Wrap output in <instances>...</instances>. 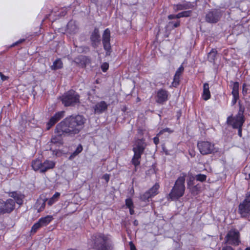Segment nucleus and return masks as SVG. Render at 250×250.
<instances>
[{
	"label": "nucleus",
	"instance_id": "obj_1",
	"mask_svg": "<svg viewBox=\"0 0 250 250\" xmlns=\"http://www.w3.org/2000/svg\"><path fill=\"white\" fill-rule=\"evenodd\" d=\"M91 240L95 250H113L114 244L109 234L97 233L92 236Z\"/></svg>",
	"mask_w": 250,
	"mask_h": 250
},
{
	"label": "nucleus",
	"instance_id": "obj_2",
	"mask_svg": "<svg viewBox=\"0 0 250 250\" xmlns=\"http://www.w3.org/2000/svg\"><path fill=\"white\" fill-rule=\"evenodd\" d=\"M187 176L186 173H182L175 182L174 186L168 194V198L171 200H176L182 197L185 191V179Z\"/></svg>",
	"mask_w": 250,
	"mask_h": 250
},
{
	"label": "nucleus",
	"instance_id": "obj_3",
	"mask_svg": "<svg viewBox=\"0 0 250 250\" xmlns=\"http://www.w3.org/2000/svg\"><path fill=\"white\" fill-rule=\"evenodd\" d=\"M74 135L79 134L83 128L86 119L83 115H72L65 118Z\"/></svg>",
	"mask_w": 250,
	"mask_h": 250
},
{
	"label": "nucleus",
	"instance_id": "obj_4",
	"mask_svg": "<svg viewBox=\"0 0 250 250\" xmlns=\"http://www.w3.org/2000/svg\"><path fill=\"white\" fill-rule=\"evenodd\" d=\"M146 146L145 139L144 138L138 139L135 141V146L132 148L134 155L131 159V163L135 167H137L141 164V158Z\"/></svg>",
	"mask_w": 250,
	"mask_h": 250
},
{
	"label": "nucleus",
	"instance_id": "obj_5",
	"mask_svg": "<svg viewBox=\"0 0 250 250\" xmlns=\"http://www.w3.org/2000/svg\"><path fill=\"white\" fill-rule=\"evenodd\" d=\"M245 110V107L240 105L237 114L235 116L231 114L228 117L226 121L227 125L231 126L232 128L243 126L246 121V118L244 114Z\"/></svg>",
	"mask_w": 250,
	"mask_h": 250
},
{
	"label": "nucleus",
	"instance_id": "obj_6",
	"mask_svg": "<svg viewBox=\"0 0 250 250\" xmlns=\"http://www.w3.org/2000/svg\"><path fill=\"white\" fill-rule=\"evenodd\" d=\"M79 94L75 90L70 89L65 92L60 98L62 104L65 107L75 106L80 103Z\"/></svg>",
	"mask_w": 250,
	"mask_h": 250
},
{
	"label": "nucleus",
	"instance_id": "obj_7",
	"mask_svg": "<svg viewBox=\"0 0 250 250\" xmlns=\"http://www.w3.org/2000/svg\"><path fill=\"white\" fill-rule=\"evenodd\" d=\"M198 149L202 155L213 154L217 152L213 142L207 140L198 141L197 144Z\"/></svg>",
	"mask_w": 250,
	"mask_h": 250
},
{
	"label": "nucleus",
	"instance_id": "obj_8",
	"mask_svg": "<svg viewBox=\"0 0 250 250\" xmlns=\"http://www.w3.org/2000/svg\"><path fill=\"white\" fill-rule=\"evenodd\" d=\"M240 243L239 232L233 229L229 230L225 237V243L231 246H237Z\"/></svg>",
	"mask_w": 250,
	"mask_h": 250
},
{
	"label": "nucleus",
	"instance_id": "obj_9",
	"mask_svg": "<svg viewBox=\"0 0 250 250\" xmlns=\"http://www.w3.org/2000/svg\"><path fill=\"white\" fill-rule=\"evenodd\" d=\"M54 133H61L64 137L74 136L65 118L56 125Z\"/></svg>",
	"mask_w": 250,
	"mask_h": 250
},
{
	"label": "nucleus",
	"instance_id": "obj_10",
	"mask_svg": "<svg viewBox=\"0 0 250 250\" xmlns=\"http://www.w3.org/2000/svg\"><path fill=\"white\" fill-rule=\"evenodd\" d=\"M15 202L11 198L6 201L0 199V215L10 214L15 209Z\"/></svg>",
	"mask_w": 250,
	"mask_h": 250
},
{
	"label": "nucleus",
	"instance_id": "obj_11",
	"mask_svg": "<svg viewBox=\"0 0 250 250\" xmlns=\"http://www.w3.org/2000/svg\"><path fill=\"white\" fill-rule=\"evenodd\" d=\"M159 188V183H156L152 187L140 195V200L143 202H149L150 199L158 194Z\"/></svg>",
	"mask_w": 250,
	"mask_h": 250
},
{
	"label": "nucleus",
	"instance_id": "obj_12",
	"mask_svg": "<svg viewBox=\"0 0 250 250\" xmlns=\"http://www.w3.org/2000/svg\"><path fill=\"white\" fill-rule=\"evenodd\" d=\"M110 38V31L109 28H106L104 30L102 35V43L105 51L106 56H110L112 52Z\"/></svg>",
	"mask_w": 250,
	"mask_h": 250
},
{
	"label": "nucleus",
	"instance_id": "obj_13",
	"mask_svg": "<svg viewBox=\"0 0 250 250\" xmlns=\"http://www.w3.org/2000/svg\"><path fill=\"white\" fill-rule=\"evenodd\" d=\"M222 16V14L219 10L212 9L206 15V21L209 23L217 22Z\"/></svg>",
	"mask_w": 250,
	"mask_h": 250
},
{
	"label": "nucleus",
	"instance_id": "obj_14",
	"mask_svg": "<svg viewBox=\"0 0 250 250\" xmlns=\"http://www.w3.org/2000/svg\"><path fill=\"white\" fill-rule=\"evenodd\" d=\"M64 111H58L51 117L46 123V129L49 130L57 123L63 118L64 116Z\"/></svg>",
	"mask_w": 250,
	"mask_h": 250
},
{
	"label": "nucleus",
	"instance_id": "obj_15",
	"mask_svg": "<svg viewBox=\"0 0 250 250\" xmlns=\"http://www.w3.org/2000/svg\"><path fill=\"white\" fill-rule=\"evenodd\" d=\"M90 40L91 46L94 48H96L101 42V36L99 30L97 28H95L91 33L90 36Z\"/></svg>",
	"mask_w": 250,
	"mask_h": 250
},
{
	"label": "nucleus",
	"instance_id": "obj_16",
	"mask_svg": "<svg viewBox=\"0 0 250 250\" xmlns=\"http://www.w3.org/2000/svg\"><path fill=\"white\" fill-rule=\"evenodd\" d=\"M168 92L166 89L161 88L159 89L156 94V102L160 104H163L168 100Z\"/></svg>",
	"mask_w": 250,
	"mask_h": 250
},
{
	"label": "nucleus",
	"instance_id": "obj_17",
	"mask_svg": "<svg viewBox=\"0 0 250 250\" xmlns=\"http://www.w3.org/2000/svg\"><path fill=\"white\" fill-rule=\"evenodd\" d=\"M9 196L12 198L15 202V204L17 203L19 205H21L23 203L24 195L20 192L15 191L9 192Z\"/></svg>",
	"mask_w": 250,
	"mask_h": 250
},
{
	"label": "nucleus",
	"instance_id": "obj_18",
	"mask_svg": "<svg viewBox=\"0 0 250 250\" xmlns=\"http://www.w3.org/2000/svg\"><path fill=\"white\" fill-rule=\"evenodd\" d=\"M108 105L105 101H102L97 103L94 107L96 114H101L107 109Z\"/></svg>",
	"mask_w": 250,
	"mask_h": 250
},
{
	"label": "nucleus",
	"instance_id": "obj_19",
	"mask_svg": "<svg viewBox=\"0 0 250 250\" xmlns=\"http://www.w3.org/2000/svg\"><path fill=\"white\" fill-rule=\"evenodd\" d=\"M55 162L53 161L46 160L42 163L41 173H45L49 169H53L55 167Z\"/></svg>",
	"mask_w": 250,
	"mask_h": 250
},
{
	"label": "nucleus",
	"instance_id": "obj_20",
	"mask_svg": "<svg viewBox=\"0 0 250 250\" xmlns=\"http://www.w3.org/2000/svg\"><path fill=\"white\" fill-rule=\"evenodd\" d=\"M194 7L190 2H185L183 3H178L174 5V9L176 11L192 9Z\"/></svg>",
	"mask_w": 250,
	"mask_h": 250
},
{
	"label": "nucleus",
	"instance_id": "obj_21",
	"mask_svg": "<svg viewBox=\"0 0 250 250\" xmlns=\"http://www.w3.org/2000/svg\"><path fill=\"white\" fill-rule=\"evenodd\" d=\"M201 97L205 101H208L211 98L209 84L208 83H205L203 84V90Z\"/></svg>",
	"mask_w": 250,
	"mask_h": 250
},
{
	"label": "nucleus",
	"instance_id": "obj_22",
	"mask_svg": "<svg viewBox=\"0 0 250 250\" xmlns=\"http://www.w3.org/2000/svg\"><path fill=\"white\" fill-rule=\"evenodd\" d=\"M64 137L61 133H55L51 139V143L54 144L62 145L63 143V137Z\"/></svg>",
	"mask_w": 250,
	"mask_h": 250
},
{
	"label": "nucleus",
	"instance_id": "obj_23",
	"mask_svg": "<svg viewBox=\"0 0 250 250\" xmlns=\"http://www.w3.org/2000/svg\"><path fill=\"white\" fill-rule=\"evenodd\" d=\"M47 199H38L35 203V207L37 209L38 212L42 211L45 207L46 201Z\"/></svg>",
	"mask_w": 250,
	"mask_h": 250
},
{
	"label": "nucleus",
	"instance_id": "obj_24",
	"mask_svg": "<svg viewBox=\"0 0 250 250\" xmlns=\"http://www.w3.org/2000/svg\"><path fill=\"white\" fill-rule=\"evenodd\" d=\"M42 163V161L39 159L33 160L31 162L32 169L35 171H39L41 173Z\"/></svg>",
	"mask_w": 250,
	"mask_h": 250
},
{
	"label": "nucleus",
	"instance_id": "obj_25",
	"mask_svg": "<svg viewBox=\"0 0 250 250\" xmlns=\"http://www.w3.org/2000/svg\"><path fill=\"white\" fill-rule=\"evenodd\" d=\"M67 29L70 34H74L78 30V27L75 21H71L67 24Z\"/></svg>",
	"mask_w": 250,
	"mask_h": 250
},
{
	"label": "nucleus",
	"instance_id": "obj_26",
	"mask_svg": "<svg viewBox=\"0 0 250 250\" xmlns=\"http://www.w3.org/2000/svg\"><path fill=\"white\" fill-rule=\"evenodd\" d=\"M53 217L52 215H47L43 217H41L38 220L42 227L47 226L52 220Z\"/></svg>",
	"mask_w": 250,
	"mask_h": 250
},
{
	"label": "nucleus",
	"instance_id": "obj_27",
	"mask_svg": "<svg viewBox=\"0 0 250 250\" xmlns=\"http://www.w3.org/2000/svg\"><path fill=\"white\" fill-rule=\"evenodd\" d=\"M172 133L173 130H171L169 128L167 127L164 129L161 130L159 133L157 134L156 136L154 137L153 139L154 143L157 146L159 144V136L162 135L164 132Z\"/></svg>",
	"mask_w": 250,
	"mask_h": 250
},
{
	"label": "nucleus",
	"instance_id": "obj_28",
	"mask_svg": "<svg viewBox=\"0 0 250 250\" xmlns=\"http://www.w3.org/2000/svg\"><path fill=\"white\" fill-rule=\"evenodd\" d=\"M63 67V63L61 59H56L50 66L51 69L52 70H57L62 69Z\"/></svg>",
	"mask_w": 250,
	"mask_h": 250
},
{
	"label": "nucleus",
	"instance_id": "obj_29",
	"mask_svg": "<svg viewBox=\"0 0 250 250\" xmlns=\"http://www.w3.org/2000/svg\"><path fill=\"white\" fill-rule=\"evenodd\" d=\"M61 196L60 192H56L55 194L48 200L47 204L51 206L56 203L59 199Z\"/></svg>",
	"mask_w": 250,
	"mask_h": 250
},
{
	"label": "nucleus",
	"instance_id": "obj_30",
	"mask_svg": "<svg viewBox=\"0 0 250 250\" xmlns=\"http://www.w3.org/2000/svg\"><path fill=\"white\" fill-rule=\"evenodd\" d=\"M83 146L81 144H79L76 150L71 154L70 156L69 157V160L74 159L79 153H80L83 151Z\"/></svg>",
	"mask_w": 250,
	"mask_h": 250
},
{
	"label": "nucleus",
	"instance_id": "obj_31",
	"mask_svg": "<svg viewBox=\"0 0 250 250\" xmlns=\"http://www.w3.org/2000/svg\"><path fill=\"white\" fill-rule=\"evenodd\" d=\"M180 25V21H171L168 22L166 26V28L167 29H169L170 30H171L179 27Z\"/></svg>",
	"mask_w": 250,
	"mask_h": 250
},
{
	"label": "nucleus",
	"instance_id": "obj_32",
	"mask_svg": "<svg viewBox=\"0 0 250 250\" xmlns=\"http://www.w3.org/2000/svg\"><path fill=\"white\" fill-rule=\"evenodd\" d=\"M190 190L191 193L193 195H197L201 189V187L199 184L193 186L191 188H188Z\"/></svg>",
	"mask_w": 250,
	"mask_h": 250
},
{
	"label": "nucleus",
	"instance_id": "obj_33",
	"mask_svg": "<svg viewBox=\"0 0 250 250\" xmlns=\"http://www.w3.org/2000/svg\"><path fill=\"white\" fill-rule=\"evenodd\" d=\"M217 51L214 49H212L208 54V58L209 61L214 62L216 58Z\"/></svg>",
	"mask_w": 250,
	"mask_h": 250
},
{
	"label": "nucleus",
	"instance_id": "obj_34",
	"mask_svg": "<svg viewBox=\"0 0 250 250\" xmlns=\"http://www.w3.org/2000/svg\"><path fill=\"white\" fill-rule=\"evenodd\" d=\"M42 227V226L40 222L38 221L32 226L31 229V233L32 234H35Z\"/></svg>",
	"mask_w": 250,
	"mask_h": 250
},
{
	"label": "nucleus",
	"instance_id": "obj_35",
	"mask_svg": "<svg viewBox=\"0 0 250 250\" xmlns=\"http://www.w3.org/2000/svg\"><path fill=\"white\" fill-rule=\"evenodd\" d=\"M180 79V76H179L178 74H175L173 77V82L172 83V85L173 87H177L179 85Z\"/></svg>",
	"mask_w": 250,
	"mask_h": 250
},
{
	"label": "nucleus",
	"instance_id": "obj_36",
	"mask_svg": "<svg viewBox=\"0 0 250 250\" xmlns=\"http://www.w3.org/2000/svg\"><path fill=\"white\" fill-rule=\"evenodd\" d=\"M232 95H239V83L235 82L233 83L232 90L231 92Z\"/></svg>",
	"mask_w": 250,
	"mask_h": 250
},
{
	"label": "nucleus",
	"instance_id": "obj_37",
	"mask_svg": "<svg viewBox=\"0 0 250 250\" xmlns=\"http://www.w3.org/2000/svg\"><path fill=\"white\" fill-rule=\"evenodd\" d=\"M196 180L201 182H205L207 179V176L203 174H198L195 176Z\"/></svg>",
	"mask_w": 250,
	"mask_h": 250
},
{
	"label": "nucleus",
	"instance_id": "obj_38",
	"mask_svg": "<svg viewBox=\"0 0 250 250\" xmlns=\"http://www.w3.org/2000/svg\"><path fill=\"white\" fill-rule=\"evenodd\" d=\"M125 203L126 208H128L134 207L133 202L130 198L126 199L125 200Z\"/></svg>",
	"mask_w": 250,
	"mask_h": 250
},
{
	"label": "nucleus",
	"instance_id": "obj_39",
	"mask_svg": "<svg viewBox=\"0 0 250 250\" xmlns=\"http://www.w3.org/2000/svg\"><path fill=\"white\" fill-rule=\"evenodd\" d=\"M101 69L103 72H106L109 68V64L107 62H104L101 66Z\"/></svg>",
	"mask_w": 250,
	"mask_h": 250
},
{
	"label": "nucleus",
	"instance_id": "obj_40",
	"mask_svg": "<svg viewBox=\"0 0 250 250\" xmlns=\"http://www.w3.org/2000/svg\"><path fill=\"white\" fill-rule=\"evenodd\" d=\"M194 178L193 177H190L187 182L188 188H190L194 185Z\"/></svg>",
	"mask_w": 250,
	"mask_h": 250
},
{
	"label": "nucleus",
	"instance_id": "obj_41",
	"mask_svg": "<svg viewBox=\"0 0 250 250\" xmlns=\"http://www.w3.org/2000/svg\"><path fill=\"white\" fill-rule=\"evenodd\" d=\"M183 17H188L191 15L192 11L191 10L184 11L181 12Z\"/></svg>",
	"mask_w": 250,
	"mask_h": 250
},
{
	"label": "nucleus",
	"instance_id": "obj_42",
	"mask_svg": "<svg viewBox=\"0 0 250 250\" xmlns=\"http://www.w3.org/2000/svg\"><path fill=\"white\" fill-rule=\"evenodd\" d=\"M145 130H146L143 127H139L137 128V133L139 135H140L141 136H143Z\"/></svg>",
	"mask_w": 250,
	"mask_h": 250
},
{
	"label": "nucleus",
	"instance_id": "obj_43",
	"mask_svg": "<svg viewBox=\"0 0 250 250\" xmlns=\"http://www.w3.org/2000/svg\"><path fill=\"white\" fill-rule=\"evenodd\" d=\"M184 68L182 65H181L176 70L175 74L179 75L181 76L182 73L184 72Z\"/></svg>",
	"mask_w": 250,
	"mask_h": 250
},
{
	"label": "nucleus",
	"instance_id": "obj_44",
	"mask_svg": "<svg viewBox=\"0 0 250 250\" xmlns=\"http://www.w3.org/2000/svg\"><path fill=\"white\" fill-rule=\"evenodd\" d=\"M233 98L231 101V103L233 105L235 104L237 102V100L239 99V95H232Z\"/></svg>",
	"mask_w": 250,
	"mask_h": 250
},
{
	"label": "nucleus",
	"instance_id": "obj_45",
	"mask_svg": "<svg viewBox=\"0 0 250 250\" xmlns=\"http://www.w3.org/2000/svg\"><path fill=\"white\" fill-rule=\"evenodd\" d=\"M25 41V40L24 39H21L19 40V41L16 42H15L13 43L11 45V47H14V46H15L16 45H18V44H19L20 43H21Z\"/></svg>",
	"mask_w": 250,
	"mask_h": 250
},
{
	"label": "nucleus",
	"instance_id": "obj_46",
	"mask_svg": "<svg viewBox=\"0 0 250 250\" xmlns=\"http://www.w3.org/2000/svg\"><path fill=\"white\" fill-rule=\"evenodd\" d=\"M247 84L246 83H243V88H242V93L244 95H246L248 93V88L246 87Z\"/></svg>",
	"mask_w": 250,
	"mask_h": 250
},
{
	"label": "nucleus",
	"instance_id": "obj_47",
	"mask_svg": "<svg viewBox=\"0 0 250 250\" xmlns=\"http://www.w3.org/2000/svg\"><path fill=\"white\" fill-rule=\"evenodd\" d=\"M235 129H238V135L240 137H242L243 126H239L238 128H235Z\"/></svg>",
	"mask_w": 250,
	"mask_h": 250
},
{
	"label": "nucleus",
	"instance_id": "obj_48",
	"mask_svg": "<svg viewBox=\"0 0 250 250\" xmlns=\"http://www.w3.org/2000/svg\"><path fill=\"white\" fill-rule=\"evenodd\" d=\"M102 178L105 180L106 183H108L110 179V175L106 173L103 176Z\"/></svg>",
	"mask_w": 250,
	"mask_h": 250
},
{
	"label": "nucleus",
	"instance_id": "obj_49",
	"mask_svg": "<svg viewBox=\"0 0 250 250\" xmlns=\"http://www.w3.org/2000/svg\"><path fill=\"white\" fill-rule=\"evenodd\" d=\"M222 250H235L230 246H226L222 248Z\"/></svg>",
	"mask_w": 250,
	"mask_h": 250
},
{
	"label": "nucleus",
	"instance_id": "obj_50",
	"mask_svg": "<svg viewBox=\"0 0 250 250\" xmlns=\"http://www.w3.org/2000/svg\"><path fill=\"white\" fill-rule=\"evenodd\" d=\"M129 244L130 250H137L135 245L132 243V242H130Z\"/></svg>",
	"mask_w": 250,
	"mask_h": 250
},
{
	"label": "nucleus",
	"instance_id": "obj_51",
	"mask_svg": "<svg viewBox=\"0 0 250 250\" xmlns=\"http://www.w3.org/2000/svg\"><path fill=\"white\" fill-rule=\"evenodd\" d=\"M0 77L2 81H5L7 79V77L4 76L1 72H0Z\"/></svg>",
	"mask_w": 250,
	"mask_h": 250
},
{
	"label": "nucleus",
	"instance_id": "obj_52",
	"mask_svg": "<svg viewBox=\"0 0 250 250\" xmlns=\"http://www.w3.org/2000/svg\"><path fill=\"white\" fill-rule=\"evenodd\" d=\"M175 15H174V14L169 15L167 17V18L168 20H172V19H176Z\"/></svg>",
	"mask_w": 250,
	"mask_h": 250
},
{
	"label": "nucleus",
	"instance_id": "obj_53",
	"mask_svg": "<svg viewBox=\"0 0 250 250\" xmlns=\"http://www.w3.org/2000/svg\"><path fill=\"white\" fill-rule=\"evenodd\" d=\"M134 207H132L131 208H129V213L130 215H133L134 214Z\"/></svg>",
	"mask_w": 250,
	"mask_h": 250
},
{
	"label": "nucleus",
	"instance_id": "obj_54",
	"mask_svg": "<svg viewBox=\"0 0 250 250\" xmlns=\"http://www.w3.org/2000/svg\"><path fill=\"white\" fill-rule=\"evenodd\" d=\"M175 17H176V19H179L181 18H183L182 13L180 12V13H178L177 14H176L175 15Z\"/></svg>",
	"mask_w": 250,
	"mask_h": 250
},
{
	"label": "nucleus",
	"instance_id": "obj_55",
	"mask_svg": "<svg viewBox=\"0 0 250 250\" xmlns=\"http://www.w3.org/2000/svg\"><path fill=\"white\" fill-rule=\"evenodd\" d=\"M247 179L249 180L250 179V173L248 174V177L246 178Z\"/></svg>",
	"mask_w": 250,
	"mask_h": 250
},
{
	"label": "nucleus",
	"instance_id": "obj_56",
	"mask_svg": "<svg viewBox=\"0 0 250 250\" xmlns=\"http://www.w3.org/2000/svg\"><path fill=\"white\" fill-rule=\"evenodd\" d=\"M141 101V99L139 97H137V102H140Z\"/></svg>",
	"mask_w": 250,
	"mask_h": 250
},
{
	"label": "nucleus",
	"instance_id": "obj_57",
	"mask_svg": "<svg viewBox=\"0 0 250 250\" xmlns=\"http://www.w3.org/2000/svg\"><path fill=\"white\" fill-rule=\"evenodd\" d=\"M137 224H138L137 221L136 220H135V221H134V224L135 225H137Z\"/></svg>",
	"mask_w": 250,
	"mask_h": 250
},
{
	"label": "nucleus",
	"instance_id": "obj_58",
	"mask_svg": "<svg viewBox=\"0 0 250 250\" xmlns=\"http://www.w3.org/2000/svg\"><path fill=\"white\" fill-rule=\"evenodd\" d=\"M245 250H250V247L246 248Z\"/></svg>",
	"mask_w": 250,
	"mask_h": 250
},
{
	"label": "nucleus",
	"instance_id": "obj_59",
	"mask_svg": "<svg viewBox=\"0 0 250 250\" xmlns=\"http://www.w3.org/2000/svg\"><path fill=\"white\" fill-rule=\"evenodd\" d=\"M67 250H77L75 249H68Z\"/></svg>",
	"mask_w": 250,
	"mask_h": 250
},
{
	"label": "nucleus",
	"instance_id": "obj_60",
	"mask_svg": "<svg viewBox=\"0 0 250 250\" xmlns=\"http://www.w3.org/2000/svg\"><path fill=\"white\" fill-rule=\"evenodd\" d=\"M137 170V167H135L134 171L136 172Z\"/></svg>",
	"mask_w": 250,
	"mask_h": 250
}]
</instances>
